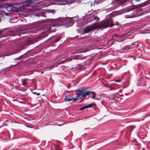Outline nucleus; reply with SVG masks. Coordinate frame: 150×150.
<instances>
[{
    "label": "nucleus",
    "mask_w": 150,
    "mask_h": 150,
    "mask_svg": "<svg viewBox=\"0 0 150 150\" xmlns=\"http://www.w3.org/2000/svg\"><path fill=\"white\" fill-rule=\"evenodd\" d=\"M91 18L93 20H96V22L91 25L87 26L84 27L83 31L84 34L88 33L91 31L96 30L98 28H105L108 27H112L115 24L113 23V20L112 19L103 21L100 23H98L100 20V18L94 15L91 16Z\"/></svg>",
    "instance_id": "obj_1"
},
{
    "label": "nucleus",
    "mask_w": 150,
    "mask_h": 150,
    "mask_svg": "<svg viewBox=\"0 0 150 150\" xmlns=\"http://www.w3.org/2000/svg\"><path fill=\"white\" fill-rule=\"evenodd\" d=\"M78 57L77 56H76L75 57H74V58H72V59H71L70 58H69L65 60H62L59 62H57L54 65H52L50 66V67H47L46 68V69H49H49H48V70H50V69H52V68H54V67H57V65H58L64 64V63H65L66 62L71 61L73 59H78Z\"/></svg>",
    "instance_id": "obj_2"
},
{
    "label": "nucleus",
    "mask_w": 150,
    "mask_h": 150,
    "mask_svg": "<svg viewBox=\"0 0 150 150\" xmlns=\"http://www.w3.org/2000/svg\"><path fill=\"white\" fill-rule=\"evenodd\" d=\"M63 22L66 28L71 26L74 24L73 18L69 17L64 18L63 20Z\"/></svg>",
    "instance_id": "obj_3"
},
{
    "label": "nucleus",
    "mask_w": 150,
    "mask_h": 150,
    "mask_svg": "<svg viewBox=\"0 0 150 150\" xmlns=\"http://www.w3.org/2000/svg\"><path fill=\"white\" fill-rule=\"evenodd\" d=\"M89 89V88L88 87H83L78 90L79 92L78 94H90L91 93L92 94H95L94 92L88 91Z\"/></svg>",
    "instance_id": "obj_4"
},
{
    "label": "nucleus",
    "mask_w": 150,
    "mask_h": 150,
    "mask_svg": "<svg viewBox=\"0 0 150 150\" xmlns=\"http://www.w3.org/2000/svg\"><path fill=\"white\" fill-rule=\"evenodd\" d=\"M125 37L123 35H119L115 34L112 35L111 39L115 40L119 42H121L125 39Z\"/></svg>",
    "instance_id": "obj_5"
},
{
    "label": "nucleus",
    "mask_w": 150,
    "mask_h": 150,
    "mask_svg": "<svg viewBox=\"0 0 150 150\" xmlns=\"http://www.w3.org/2000/svg\"><path fill=\"white\" fill-rule=\"evenodd\" d=\"M33 80L28 79H25L22 81V85L25 87H27L29 86V84L33 83Z\"/></svg>",
    "instance_id": "obj_6"
},
{
    "label": "nucleus",
    "mask_w": 150,
    "mask_h": 150,
    "mask_svg": "<svg viewBox=\"0 0 150 150\" xmlns=\"http://www.w3.org/2000/svg\"><path fill=\"white\" fill-rule=\"evenodd\" d=\"M64 99L66 100V101L68 102H70L71 101L73 103H74L77 100V98H74L73 97L71 98H67V96H66Z\"/></svg>",
    "instance_id": "obj_7"
},
{
    "label": "nucleus",
    "mask_w": 150,
    "mask_h": 150,
    "mask_svg": "<svg viewBox=\"0 0 150 150\" xmlns=\"http://www.w3.org/2000/svg\"><path fill=\"white\" fill-rule=\"evenodd\" d=\"M61 38L58 36H54V37L52 38V43H55L56 42L59 41V40H60Z\"/></svg>",
    "instance_id": "obj_8"
},
{
    "label": "nucleus",
    "mask_w": 150,
    "mask_h": 150,
    "mask_svg": "<svg viewBox=\"0 0 150 150\" xmlns=\"http://www.w3.org/2000/svg\"><path fill=\"white\" fill-rule=\"evenodd\" d=\"M95 5V4H94V3H93L91 2H88L86 4V7H88L89 8H91L90 11H88V13H89V11H91L93 10V9L91 8L92 6H94Z\"/></svg>",
    "instance_id": "obj_9"
},
{
    "label": "nucleus",
    "mask_w": 150,
    "mask_h": 150,
    "mask_svg": "<svg viewBox=\"0 0 150 150\" xmlns=\"http://www.w3.org/2000/svg\"><path fill=\"white\" fill-rule=\"evenodd\" d=\"M91 95L92 96H90L92 98L97 100H99L101 98L100 94H91Z\"/></svg>",
    "instance_id": "obj_10"
},
{
    "label": "nucleus",
    "mask_w": 150,
    "mask_h": 150,
    "mask_svg": "<svg viewBox=\"0 0 150 150\" xmlns=\"http://www.w3.org/2000/svg\"><path fill=\"white\" fill-rule=\"evenodd\" d=\"M77 96L76 98H77V100L78 99H81L84 98L86 96H91V94H76Z\"/></svg>",
    "instance_id": "obj_11"
},
{
    "label": "nucleus",
    "mask_w": 150,
    "mask_h": 150,
    "mask_svg": "<svg viewBox=\"0 0 150 150\" xmlns=\"http://www.w3.org/2000/svg\"><path fill=\"white\" fill-rule=\"evenodd\" d=\"M11 34H10V35L12 36H16V35H19V36H21V33L24 34V33H23L21 32H18V31H11Z\"/></svg>",
    "instance_id": "obj_12"
},
{
    "label": "nucleus",
    "mask_w": 150,
    "mask_h": 150,
    "mask_svg": "<svg viewBox=\"0 0 150 150\" xmlns=\"http://www.w3.org/2000/svg\"><path fill=\"white\" fill-rule=\"evenodd\" d=\"M143 85H142V87H145L146 88H149L150 87V85L149 83H147L146 81L144 80H142V83Z\"/></svg>",
    "instance_id": "obj_13"
},
{
    "label": "nucleus",
    "mask_w": 150,
    "mask_h": 150,
    "mask_svg": "<svg viewBox=\"0 0 150 150\" xmlns=\"http://www.w3.org/2000/svg\"><path fill=\"white\" fill-rule=\"evenodd\" d=\"M135 45V44H133L132 45H129L128 46L125 47V49L127 50H128L131 49H133L134 48L133 47V46Z\"/></svg>",
    "instance_id": "obj_14"
},
{
    "label": "nucleus",
    "mask_w": 150,
    "mask_h": 150,
    "mask_svg": "<svg viewBox=\"0 0 150 150\" xmlns=\"http://www.w3.org/2000/svg\"><path fill=\"white\" fill-rule=\"evenodd\" d=\"M15 8V7L10 5L8 6L7 7V9L8 11H12V10H15L14 9Z\"/></svg>",
    "instance_id": "obj_15"
},
{
    "label": "nucleus",
    "mask_w": 150,
    "mask_h": 150,
    "mask_svg": "<svg viewBox=\"0 0 150 150\" xmlns=\"http://www.w3.org/2000/svg\"><path fill=\"white\" fill-rule=\"evenodd\" d=\"M52 28L50 26L48 27L45 28L46 31L47 32H54V31L53 30Z\"/></svg>",
    "instance_id": "obj_16"
},
{
    "label": "nucleus",
    "mask_w": 150,
    "mask_h": 150,
    "mask_svg": "<svg viewBox=\"0 0 150 150\" xmlns=\"http://www.w3.org/2000/svg\"><path fill=\"white\" fill-rule=\"evenodd\" d=\"M38 0H28L26 1V3L28 5H30L31 4H33L35 1H37Z\"/></svg>",
    "instance_id": "obj_17"
},
{
    "label": "nucleus",
    "mask_w": 150,
    "mask_h": 150,
    "mask_svg": "<svg viewBox=\"0 0 150 150\" xmlns=\"http://www.w3.org/2000/svg\"><path fill=\"white\" fill-rule=\"evenodd\" d=\"M83 51L81 49H77L76 51L73 54H75L78 53H81Z\"/></svg>",
    "instance_id": "obj_18"
},
{
    "label": "nucleus",
    "mask_w": 150,
    "mask_h": 150,
    "mask_svg": "<svg viewBox=\"0 0 150 150\" xmlns=\"http://www.w3.org/2000/svg\"><path fill=\"white\" fill-rule=\"evenodd\" d=\"M96 104L94 103H92L88 105H86V108H89L93 107V106H95Z\"/></svg>",
    "instance_id": "obj_19"
},
{
    "label": "nucleus",
    "mask_w": 150,
    "mask_h": 150,
    "mask_svg": "<svg viewBox=\"0 0 150 150\" xmlns=\"http://www.w3.org/2000/svg\"><path fill=\"white\" fill-rule=\"evenodd\" d=\"M116 94H115V95H116ZM111 96H110L108 97H107L106 98H109L110 100H112L114 99V98L115 97H116V95H115V94H111Z\"/></svg>",
    "instance_id": "obj_20"
},
{
    "label": "nucleus",
    "mask_w": 150,
    "mask_h": 150,
    "mask_svg": "<svg viewBox=\"0 0 150 150\" xmlns=\"http://www.w3.org/2000/svg\"><path fill=\"white\" fill-rule=\"evenodd\" d=\"M73 19L74 21V22H77L79 20V18L78 16H76L75 17L72 18Z\"/></svg>",
    "instance_id": "obj_21"
},
{
    "label": "nucleus",
    "mask_w": 150,
    "mask_h": 150,
    "mask_svg": "<svg viewBox=\"0 0 150 150\" xmlns=\"http://www.w3.org/2000/svg\"><path fill=\"white\" fill-rule=\"evenodd\" d=\"M135 16L134 15H126L125 16V17L127 18H131L135 17Z\"/></svg>",
    "instance_id": "obj_22"
},
{
    "label": "nucleus",
    "mask_w": 150,
    "mask_h": 150,
    "mask_svg": "<svg viewBox=\"0 0 150 150\" xmlns=\"http://www.w3.org/2000/svg\"><path fill=\"white\" fill-rule=\"evenodd\" d=\"M142 83V80L139 81L137 83V85L138 86H140L142 87V85H143Z\"/></svg>",
    "instance_id": "obj_23"
},
{
    "label": "nucleus",
    "mask_w": 150,
    "mask_h": 150,
    "mask_svg": "<svg viewBox=\"0 0 150 150\" xmlns=\"http://www.w3.org/2000/svg\"><path fill=\"white\" fill-rule=\"evenodd\" d=\"M106 86H108V88H110V90H113L116 89V88L112 87L111 86L109 85L108 84H107Z\"/></svg>",
    "instance_id": "obj_24"
},
{
    "label": "nucleus",
    "mask_w": 150,
    "mask_h": 150,
    "mask_svg": "<svg viewBox=\"0 0 150 150\" xmlns=\"http://www.w3.org/2000/svg\"><path fill=\"white\" fill-rule=\"evenodd\" d=\"M150 4V0L147 1L143 4L142 6H144Z\"/></svg>",
    "instance_id": "obj_25"
},
{
    "label": "nucleus",
    "mask_w": 150,
    "mask_h": 150,
    "mask_svg": "<svg viewBox=\"0 0 150 150\" xmlns=\"http://www.w3.org/2000/svg\"><path fill=\"white\" fill-rule=\"evenodd\" d=\"M134 8L133 7H130L127 8L126 11L128 12L134 10Z\"/></svg>",
    "instance_id": "obj_26"
},
{
    "label": "nucleus",
    "mask_w": 150,
    "mask_h": 150,
    "mask_svg": "<svg viewBox=\"0 0 150 150\" xmlns=\"http://www.w3.org/2000/svg\"><path fill=\"white\" fill-rule=\"evenodd\" d=\"M87 108L86 107V105L83 106V107H82L80 109V111H82L83 110H84L86 109Z\"/></svg>",
    "instance_id": "obj_27"
},
{
    "label": "nucleus",
    "mask_w": 150,
    "mask_h": 150,
    "mask_svg": "<svg viewBox=\"0 0 150 150\" xmlns=\"http://www.w3.org/2000/svg\"><path fill=\"white\" fill-rule=\"evenodd\" d=\"M113 81H114L115 82H119L121 81L122 80L121 79H118V80H116V79H113Z\"/></svg>",
    "instance_id": "obj_28"
},
{
    "label": "nucleus",
    "mask_w": 150,
    "mask_h": 150,
    "mask_svg": "<svg viewBox=\"0 0 150 150\" xmlns=\"http://www.w3.org/2000/svg\"><path fill=\"white\" fill-rule=\"evenodd\" d=\"M21 58L20 57H18L17 58H15L14 59V60L15 61H16V60H19Z\"/></svg>",
    "instance_id": "obj_29"
},
{
    "label": "nucleus",
    "mask_w": 150,
    "mask_h": 150,
    "mask_svg": "<svg viewBox=\"0 0 150 150\" xmlns=\"http://www.w3.org/2000/svg\"><path fill=\"white\" fill-rule=\"evenodd\" d=\"M37 30H36V29L35 28L33 30L31 31L32 32H33V33H37Z\"/></svg>",
    "instance_id": "obj_30"
},
{
    "label": "nucleus",
    "mask_w": 150,
    "mask_h": 150,
    "mask_svg": "<svg viewBox=\"0 0 150 150\" xmlns=\"http://www.w3.org/2000/svg\"><path fill=\"white\" fill-rule=\"evenodd\" d=\"M26 127H29V128H34V127H33L30 126H29L27 125H26Z\"/></svg>",
    "instance_id": "obj_31"
},
{
    "label": "nucleus",
    "mask_w": 150,
    "mask_h": 150,
    "mask_svg": "<svg viewBox=\"0 0 150 150\" xmlns=\"http://www.w3.org/2000/svg\"><path fill=\"white\" fill-rule=\"evenodd\" d=\"M53 145L54 146H55V149H57V148H58V146L57 145H55L54 144H53Z\"/></svg>",
    "instance_id": "obj_32"
},
{
    "label": "nucleus",
    "mask_w": 150,
    "mask_h": 150,
    "mask_svg": "<svg viewBox=\"0 0 150 150\" xmlns=\"http://www.w3.org/2000/svg\"><path fill=\"white\" fill-rule=\"evenodd\" d=\"M20 51V50L18 49V50H16V51L15 52V53H17Z\"/></svg>",
    "instance_id": "obj_33"
},
{
    "label": "nucleus",
    "mask_w": 150,
    "mask_h": 150,
    "mask_svg": "<svg viewBox=\"0 0 150 150\" xmlns=\"http://www.w3.org/2000/svg\"><path fill=\"white\" fill-rule=\"evenodd\" d=\"M12 100L13 101H16V100H18V99L16 98H15V99H13Z\"/></svg>",
    "instance_id": "obj_34"
},
{
    "label": "nucleus",
    "mask_w": 150,
    "mask_h": 150,
    "mask_svg": "<svg viewBox=\"0 0 150 150\" xmlns=\"http://www.w3.org/2000/svg\"><path fill=\"white\" fill-rule=\"evenodd\" d=\"M119 93H122V90H120L119 91Z\"/></svg>",
    "instance_id": "obj_35"
},
{
    "label": "nucleus",
    "mask_w": 150,
    "mask_h": 150,
    "mask_svg": "<svg viewBox=\"0 0 150 150\" xmlns=\"http://www.w3.org/2000/svg\"><path fill=\"white\" fill-rule=\"evenodd\" d=\"M20 103H22V104H24L25 103L23 102H22V101H20L19 102Z\"/></svg>",
    "instance_id": "obj_36"
},
{
    "label": "nucleus",
    "mask_w": 150,
    "mask_h": 150,
    "mask_svg": "<svg viewBox=\"0 0 150 150\" xmlns=\"http://www.w3.org/2000/svg\"><path fill=\"white\" fill-rule=\"evenodd\" d=\"M146 79L147 80H149V79H150L149 78H148V77H146Z\"/></svg>",
    "instance_id": "obj_37"
},
{
    "label": "nucleus",
    "mask_w": 150,
    "mask_h": 150,
    "mask_svg": "<svg viewBox=\"0 0 150 150\" xmlns=\"http://www.w3.org/2000/svg\"><path fill=\"white\" fill-rule=\"evenodd\" d=\"M140 0H136V2L140 1Z\"/></svg>",
    "instance_id": "obj_38"
},
{
    "label": "nucleus",
    "mask_w": 150,
    "mask_h": 150,
    "mask_svg": "<svg viewBox=\"0 0 150 150\" xmlns=\"http://www.w3.org/2000/svg\"><path fill=\"white\" fill-rule=\"evenodd\" d=\"M33 94H40V93H36V92H35V93H34Z\"/></svg>",
    "instance_id": "obj_39"
},
{
    "label": "nucleus",
    "mask_w": 150,
    "mask_h": 150,
    "mask_svg": "<svg viewBox=\"0 0 150 150\" xmlns=\"http://www.w3.org/2000/svg\"><path fill=\"white\" fill-rule=\"evenodd\" d=\"M43 73H44V71H42V72H41V74H43Z\"/></svg>",
    "instance_id": "obj_40"
},
{
    "label": "nucleus",
    "mask_w": 150,
    "mask_h": 150,
    "mask_svg": "<svg viewBox=\"0 0 150 150\" xmlns=\"http://www.w3.org/2000/svg\"><path fill=\"white\" fill-rule=\"evenodd\" d=\"M46 94H42V96H45V95Z\"/></svg>",
    "instance_id": "obj_41"
},
{
    "label": "nucleus",
    "mask_w": 150,
    "mask_h": 150,
    "mask_svg": "<svg viewBox=\"0 0 150 150\" xmlns=\"http://www.w3.org/2000/svg\"><path fill=\"white\" fill-rule=\"evenodd\" d=\"M24 119H26L29 120L28 118H26V117L24 118Z\"/></svg>",
    "instance_id": "obj_42"
},
{
    "label": "nucleus",
    "mask_w": 150,
    "mask_h": 150,
    "mask_svg": "<svg viewBox=\"0 0 150 150\" xmlns=\"http://www.w3.org/2000/svg\"><path fill=\"white\" fill-rule=\"evenodd\" d=\"M61 125H62V124H58V125L59 126H60Z\"/></svg>",
    "instance_id": "obj_43"
},
{
    "label": "nucleus",
    "mask_w": 150,
    "mask_h": 150,
    "mask_svg": "<svg viewBox=\"0 0 150 150\" xmlns=\"http://www.w3.org/2000/svg\"><path fill=\"white\" fill-rule=\"evenodd\" d=\"M85 16H87V13H85Z\"/></svg>",
    "instance_id": "obj_44"
},
{
    "label": "nucleus",
    "mask_w": 150,
    "mask_h": 150,
    "mask_svg": "<svg viewBox=\"0 0 150 150\" xmlns=\"http://www.w3.org/2000/svg\"><path fill=\"white\" fill-rule=\"evenodd\" d=\"M39 103L40 104V106H41V104L40 103Z\"/></svg>",
    "instance_id": "obj_45"
},
{
    "label": "nucleus",
    "mask_w": 150,
    "mask_h": 150,
    "mask_svg": "<svg viewBox=\"0 0 150 150\" xmlns=\"http://www.w3.org/2000/svg\"><path fill=\"white\" fill-rule=\"evenodd\" d=\"M28 104V105H31V104H29V103H28V104Z\"/></svg>",
    "instance_id": "obj_46"
},
{
    "label": "nucleus",
    "mask_w": 150,
    "mask_h": 150,
    "mask_svg": "<svg viewBox=\"0 0 150 150\" xmlns=\"http://www.w3.org/2000/svg\"><path fill=\"white\" fill-rule=\"evenodd\" d=\"M37 96H38L39 95H40V94H37Z\"/></svg>",
    "instance_id": "obj_47"
},
{
    "label": "nucleus",
    "mask_w": 150,
    "mask_h": 150,
    "mask_svg": "<svg viewBox=\"0 0 150 150\" xmlns=\"http://www.w3.org/2000/svg\"><path fill=\"white\" fill-rule=\"evenodd\" d=\"M134 60H135V58H134Z\"/></svg>",
    "instance_id": "obj_48"
},
{
    "label": "nucleus",
    "mask_w": 150,
    "mask_h": 150,
    "mask_svg": "<svg viewBox=\"0 0 150 150\" xmlns=\"http://www.w3.org/2000/svg\"><path fill=\"white\" fill-rule=\"evenodd\" d=\"M64 139L66 140V138H64Z\"/></svg>",
    "instance_id": "obj_49"
},
{
    "label": "nucleus",
    "mask_w": 150,
    "mask_h": 150,
    "mask_svg": "<svg viewBox=\"0 0 150 150\" xmlns=\"http://www.w3.org/2000/svg\"><path fill=\"white\" fill-rule=\"evenodd\" d=\"M25 94H23V95L24 96H25Z\"/></svg>",
    "instance_id": "obj_50"
},
{
    "label": "nucleus",
    "mask_w": 150,
    "mask_h": 150,
    "mask_svg": "<svg viewBox=\"0 0 150 150\" xmlns=\"http://www.w3.org/2000/svg\"><path fill=\"white\" fill-rule=\"evenodd\" d=\"M87 129L86 128H85L84 129Z\"/></svg>",
    "instance_id": "obj_51"
}]
</instances>
